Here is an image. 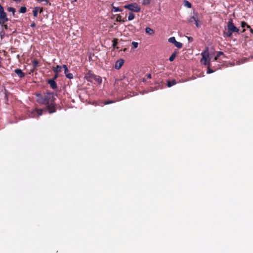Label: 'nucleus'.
<instances>
[{"mask_svg":"<svg viewBox=\"0 0 253 253\" xmlns=\"http://www.w3.org/2000/svg\"><path fill=\"white\" fill-rule=\"evenodd\" d=\"M93 81L97 82L99 84H100L102 81L101 78L96 75H95L94 78H93Z\"/></svg>","mask_w":253,"mask_h":253,"instance_id":"18","label":"nucleus"},{"mask_svg":"<svg viewBox=\"0 0 253 253\" xmlns=\"http://www.w3.org/2000/svg\"><path fill=\"white\" fill-rule=\"evenodd\" d=\"M117 22H124L125 21V20L122 19V16L120 14H117L116 17Z\"/></svg>","mask_w":253,"mask_h":253,"instance_id":"21","label":"nucleus"},{"mask_svg":"<svg viewBox=\"0 0 253 253\" xmlns=\"http://www.w3.org/2000/svg\"><path fill=\"white\" fill-rule=\"evenodd\" d=\"M8 21L7 13L5 12L4 8L0 3V25H3Z\"/></svg>","mask_w":253,"mask_h":253,"instance_id":"3","label":"nucleus"},{"mask_svg":"<svg viewBox=\"0 0 253 253\" xmlns=\"http://www.w3.org/2000/svg\"><path fill=\"white\" fill-rule=\"evenodd\" d=\"M188 41L190 42H192L193 40V38H192V37H188Z\"/></svg>","mask_w":253,"mask_h":253,"instance_id":"44","label":"nucleus"},{"mask_svg":"<svg viewBox=\"0 0 253 253\" xmlns=\"http://www.w3.org/2000/svg\"><path fill=\"white\" fill-rule=\"evenodd\" d=\"M188 20L190 23H193L194 22L197 27H200L201 23L198 19V13L197 12H194L193 15L190 16L188 18Z\"/></svg>","mask_w":253,"mask_h":253,"instance_id":"5","label":"nucleus"},{"mask_svg":"<svg viewBox=\"0 0 253 253\" xmlns=\"http://www.w3.org/2000/svg\"><path fill=\"white\" fill-rule=\"evenodd\" d=\"M223 36L224 37L230 38L234 33L239 34V29L236 27L232 19H230L227 22V26L224 28Z\"/></svg>","mask_w":253,"mask_h":253,"instance_id":"2","label":"nucleus"},{"mask_svg":"<svg viewBox=\"0 0 253 253\" xmlns=\"http://www.w3.org/2000/svg\"><path fill=\"white\" fill-rule=\"evenodd\" d=\"M43 111V109H36L35 110L32 112V114H35L36 113L37 114V117H39V116L42 115Z\"/></svg>","mask_w":253,"mask_h":253,"instance_id":"13","label":"nucleus"},{"mask_svg":"<svg viewBox=\"0 0 253 253\" xmlns=\"http://www.w3.org/2000/svg\"><path fill=\"white\" fill-rule=\"evenodd\" d=\"M39 11L40 13H41L43 11V8L40 7Z\"/></svg>","mask_w":253,"mask_h":253,"instance_id":"43","label":"nucleus"},{"mask_svg":"<svg viewBox=\"0 0 253 253\" xmlns=\"http://www.w3.org/2000/svg\"><path fill=\"white\" fill-rule=\"evenodd\" d=\"M132 45L133 46V48H136L138 47V42H132Z\"/></svg>","mask_w":253,"mask_h":253,"instance_id":"35","label":"nucleus"},{"mask_svg":"<svg viewBox=\"0 0 253 253\" xmlns=\"http://www.w3.org/2000/svg\"><path fill=\"white\" fill-rule=\"evenodd\" d=\"M201 55L202 56V58L201 59V61L203 60L206 61L208 59V58L209 57V52L206 50L204 52H203L201 53Z\"/></svg>","mask_w":253,"mask_h":253,"instance_id":"11","label":"nucleus"},{"mask_svg":"<svg viewBox=\"0 0 253 253\" xmlns=\"http://www.w3.org/2000/svg\"><path fill=\"white\" fill-rule=\"evenodd\" d=\"M31 27L34 28L36 27V24L34 22H32V23L30 25Z\"/></svg>","mask_w":253,"mask_h":253,"instance_id":"41","label":"nucleus"},{"mask_svg":"<svg viewBox=\"0 0 253 253\" xmlns=\"http://www.w3.org/2000/svg\"><path fill=\"white\" fill-rule=\"evenodd\" d=\"M245 30H245V29H243V30L241 32V33H244V32H245Z\"/></svg>","mask_w":253,"mask_h":253,"instance_id":"47","label":"nucleus"},{"mask_svg":"<svg viewBox=\"0 0 253 253\" xmlns=\"http://www.w3.org/2000/svg\"><path fill=\"white\" fill-rule=\"evenodd\" d=\"M38 98L37 99V102L39 104L45 105L46 106L47 102H45V97L44 94L43 95L41 94H37Z\"/></svg>","mask_w":253,"mask_h":253,"instance_id":"6","label":"nucleus"},{"mask_svg":"<svg viewBox=\"0 0 253 253\" xmlns=\"http://www.w3.org/2000/svg\"><path fill=\"white\" fill-rule=\"evenodd\" d=\"M124 62L125 60L123 59L118 60L115 63V68L118 70L120 69L124 64Z\"/></svg>","mask_w":253,"mask_h":253,"instance_id":"8","label":"nucleus"},{"mask_svg":"<svg viewBox=\"0 0 253 253\" xmlns=\"http://www.w3.org/2000/svg\"><path fill=\"white\" fill-rule=\"evenodd\" d=\"M62 67L60 65H57L56 67H53L52 71L55 73H58L61 71Z\"/></svg>","mask_w":253,"mask_h":253,"instance_id":"14","label":"nucleus"},{"mask_svg":"<svg viewBox=\"0 0 253 253\" xmlns=\"http://www.w3.org/2000/svg\"><path fill=\"white\" fill-rule=\"evenodd\" d=\"M27 11V8L25 6H22L19 9V12L25 13Z\"/></svg>","mask_w":253,"mask_h":253,"instance_id":"28","label":"nucleus"},{"mask_svg":"<svg viewBox=\"0 0 253 253\" xmlns=\"http://www.w3.org/2000/svg\"><path fill=\"white\" fill-rule=\"evenodd\" d=\"M66 78L69 79H72L73 78V75L72 73H67L65 74Z\"/></svg>","mask_w":253,"mask_h":253,"instance_id":"32","label":"nucleus"},{"mask_svg":"<svg viewBox=\"0 0 253 253\" xmlns=\"http://www.w3.org/2000/svg\"><path fill=\"white\" fill-rule=\"evenodd\" d=\"M214 72V70L211 69L210 66H208V71H207L208 74H211Z\"/></svg>","mask_w":253,"mask_h":253,"instance_id":"33","label":"nucleus"},{"mask_svg":"<svg viewBox=\"0 0 253 253\" xmlns=\"http://www.w3.org/2000/svg\"><path fill=\"white\" fill-rule=\"evenodd\" d=\"M241 27L242 28H244L246 27L247 28H250V26L245 21H242L241 22Z\"/></svg>","mask_w":253,"mask_h":253,"instance_id":"26","label":"nucleus"},{"mask_svg":"<svg viewBox=\"0 0 253 253\" xmlns=\"http://www.w3.org/2000/svg\"><path fill=\"white\" fill-rule=\"evenodd\" d=\"M224 55V53L222 51H218L217 52V53H216V55L215 56V57H214V60H217V59L221 55Z\"/></svg>","mask_w":253,"mask_h":253,"instance_id":"29","label":"nucleus"},{"mask_svg":"<svg viewBox=\"0 0 253 253\" xmlns=\"http://www.w3.org/2000/svg\"><path fill=\"white\" fill-rule=\"evenodd\" d=\"M145 32L147 34L150 35H152L155 33L154 31L152 29L148 27L145 28Z\"/></svg>","mask_w":253,"mask_h":253,"instance_id":"16","label":"nucleus"},{"mask_svg":"<svg viewBox=\"0 0 253 253\" xmlns=\"http://www.w3.org/2000/svg\"><path fill=\"white\" fill-rule=\"evenodd\" d=\"M204 64L205 65H206L208 66H211L210 61H209V60H208V59L206 61H204Z\"/></svg>","mask_w":253,"mask_h":253,"instance_id":"37","label":"nucleus"},{"mask_svg":"<svg viewBox=\"0 0 253 253\" xmlns=\"http://www.w3.org/2000/svg\"><path fill=\"white\" fill-rule=\"evenodd\" d=\"M251 33L253 34V29L250 27V28H249Z\"/></svg>","mask_w":253,"mask_h":253,"instance_id":"45","label":"nucleus"},{"mask_svg":"<svg viewBox=\"0 0 253 253\" xmlns=\"http://www.w3.org/2000/svg\"><path fill=\"white\" fill-rule=\"evenodd\" d=\"M58 77V73H55L54 77L53 79H52V80H53L54 81H55Z\"/></svg>","mask_w":253,"mask_h":253,"instance_id":"39","label":"nucleus"},{"mask_svg":"<svg viewBox=\"0 0 253 253\" xmlns=\"http://www.w3.org/2000/svg\"><path fill=\"white\" fill-rule=\"evenodd\" d=\"M176 52H173L171 55V56L169 57V60L170 61H172L174 60L175 57H176Z\"/></svg>","mask_w":253,"mask_h":253,"instance_id":"27","label":"nucleus"},{"mask_svg":"<svg viewBox=\"0 0 253 253\" xmlns=\"http://www.w3.org/2000/svg\"><path fill=\"white\" fill-rule=\"evenodd\" d=\"M13 0V1H16V2H20V1H21V0Z\"/></svg>","mask_w":253,"mask_h":253,"instance_id":"46","label":"nucleus"},{"mask_svg":"<svg viewBox=\"0 0 253 253\" xmlns=\"http://www.w3.org/2000/svg\"><path fill=\"white\" fill-rule=\"evenodd\" d=\"M32 65L33 66V69L31 70V72H33L35 69H36L37 67L40 66L39 62L37 59H34L32 61Z\"/></svg>","mask_w":253,"mask_h":253,"instance_id":"12","label":"nucleus"},{"mask_svg":"<svg viewBox=\"0 0 253 253\" xmlns=\"http://www.w3.org/2000/svg\"><path fill=\"white\" fill-rule=\"evenodd\" d=\"M246 1H250L251 0H246Z\"/></svg>","mask_w":253,"mask_h":253,"instance_id":"49","label":"nucleus"},{"mask_svg":"<svg viewBox=\"0 0 253 253\" xmlns=\"http://www.w3.org/2000/svg\"><path fill=\"white\" fill-rule=\"evenodd\" d=\"M40 9V7H36L34 8L33 12V16L35 17H37L38 16V13L39 11V10Z\"/></svg>","mask_w":253,"mask_h":253,"instance_id":"20","label":"nucleus"},{"mask_svg":"<svg viewBox=\"0 0 253 253\" xmlns=\"http://www.w3.org/2000/svg\"><path fill=\"white\" fill-rule=\"evenodd\" d=\"M47 83L49 84L50 87L53 89H55L57 88V85L55 81L52 79H49L47 81Z\"/></svg>","mask_w":253,"mask_h":253,"instance_id":"9","label":"nucleus"},{"mask_svg":"<svg viewBox=\"0 0 253 253\" xmlns=\"http://www.w3.org/2000/svg\"><path fill=\"white\" fill-rule=\"evenodd\" d=\"M184 5L188 8H191L192 7L191 3L188 0H185L184 1Z\"/></svg>","mask_w":253,"mask_h":253,"instance_id":"24","label":"nucleus"},{"mask_svg":"<svg viewBox=\"0 0 253 253\" xmlns=\"http://www.w3.org/2000/svg\"><path fill=\"white\" fill-rule=\"evenodd\" d=\"M134 18H135V15L133 13L129 12L128 13V20L129 21H131V20H133Z\"/></svg>","mask_w":253,"mask_h":253,"instance_id":"23","label":"nucleus"},{"mask_svg":"<svg viewBox=\"0 0 253 253\" xmlns=\"http://www.w3.org/2000/svg\"><path fill=\"white\" fill-rule=\"evenodd\" d=\"M40 0L41 1H46L47 2L48 1V0Z\"/></svg>","mask_w":253,"mask_h":253,"instance_id":"48","label":"nucleus"},{"mask_svg":"<svg viewBox=\"0 0 253 253\" xmlns=\"http://www.w3.org/2000/svg\"><path fill=\"white\" fill-rule=\"evenodd\" d=\"M151 0H143L142 3L143 5H147L151 3Z\"/></svg>","mask_w":253,"mask_h":253,"instance_id":"30","label":"nucleus"},{"mask_svg":"<svg viewBox=\"0 0 253 253\" xmlns=\"http://www.w3.org/2000/svg\"><path fill=\"white\" fill-rule=\"evenodd\" d=\"M1 25V27H3L5 29H8V26L7 25L4 24L3 25Z\"/></svg>","mask_w":253,"mask_h":253,"instance_id":"40","label":"nucleus"},{"mask_svg":"<svg viewBox=\"0 0 253 253\" xmlns=\"http://www.w3.org/2000/svg\"><path fill=\"white\" fill-rule=\"evenodd\" d=\"M168 41L172 43H174L176 41L175 40V38L174 37H170Z\"/></svg>","mask_w":253,"mask_h":253,"instance_id":"31","label":"nucleus"},{"mask_svg":"<svg viewBox=\"0 0 253 253\" xmlns=\"http://www.w3.org/2000/svg\"><path fill=\"white\" fill-rule=\"evenodd\" d=\"M95 75L92 74L91 71H88L85 75L84 78L88 82H92Z\"/></svg>","mask_w":253,"mask_h":253,"instance_id":"7","label":"nucleus"},{"mask_svg":"<svg viewBox=\"0 0 253 253\" xmlns=\"http://www.w3.org/2000/svg\"><path fill=\"white\" fill-rule=\"evenodd\" d=\"M45 102H47L46 106L44 109L48 110L49 113H53L56 112V105L55 103V98L54 93L52 92H46L44 93Z\"/></svg>","mask_w":253,"mask_h":253,"instance_id":"1","label":"nucleus"},{"mask_svg":"<svg viewBox=\"0 0 253 253\" xmlns=\"http://www.w3.org/2000/svg\"><path fill=\"white\" fill-rule=\"evenodd\" d=\"M174 44L178 48H181L182 47V43L177 41L175 42Z\"/></svg>","mask_w":253,"mask_h":253,"instance_id":"25","label":"nucleus"},{"mask_svg":"<svg viewBox=\"0 0 253 253\" xmlns=\"http://www.w3.org/2000/svg\"><path fill=\"white\" fill-rule=\"evenodd\" d=\"M62 67L64 68V73H65V74H66V73H67L68 72V69L67 66L66 65H63Z\"/></svg>","mask_w":253,"mask_h":253,"instance_id":"34","label":"nucleus"},{"mask_svg":"<svg viewBox=\"0 0 253 253\" xmlns=\"http://www.w3.org/2000/svg\"><path fill=\"white\" fill-rule=\"evenodd\" d=\"M14 72L20 78H22L25 77V74L22 72V70L20 69H16Z\"/></svg>","mask_w":253,"mask_h":253,"instance_id":"10","label":"nucleus"},{"mask_svg":"<svg viewBox=\"0 0 253 253\" xmlns=\"http://www.w3.org/2000/svg\"><path fill=\"white\" fill-rule=\"evenodd\" d=\"M114 102V101H113V100H108V101H105L104 103V105H108V104H110L113 103Z\"/></svg>","mask_w":253,"mask_h":253,"instance_id":"36","label":"nucleus"},{"mask_svg":"<svg viewBox=\"0 0 253 253\" xmlns=\"http://www.w3.org/2000/svg\"><path fill=\"white\" fill-rule=\"evenodd\" d=\"M112 11H114V12H118V11H121L122 12L123 11V9L120 8H119V7H115L114 6H112Z\"/></svg>","mask_w":253,"mask_h":253,"instance_id":"22","label":"nucleus"},{"mask_svg":"<svg viewBox=\"0 0 253 253\" xmlns=\"http://www.w3.org/2000/svg\"><path fill=\"white\" fill-rule=\"evenodd\" d=\"M0 35L1 36L4 35V32L3 30V28H1V29H0Z\"/></svg>","mask_w":253,"mask_h":253,"instance_id":"38","label":"nucleus"},{"mask_svg":"<svg viewBox=\"0 0 253 253\" xmlns=\"http://www.w3.org/2000/svg\"><path fill=\"white\" fill-rule=\"evenodd\" d=\"M146 76L148 79H151V74H147Z\"/></svg>","mask_w":253,"mask_h":253,"instance_id":"42","label":"nucleus"},{"mask_svg":"<svg viewBox=\"0 0 253 253\" xmlns=\"http://www.w3.org/2000/svg\"><path fill=\"white\" fill-rule=\"evenodd\" d=\"M176 84V81L174 80L171 81H168L167 85L168 87H171Z\"/></svg>","mask_w":253,"mask_h":253,"instance_id":"17","label":"nucleus"},{"mask_svg":"<svg viewBox=\"0 0 253 253\" xmlns=\"http://www.w3.org/2000/svg\"><path fill=\"white\" fill-rule=\"evenodd\" d=\"M113 47L115 48H119L117 46V45L118 43V39H116V38H114L113 40Z\"/></svg>","mask_w":253,"mask_h":253,"instance_id":"19","label":"nucleus"},{"mask_svg":"<svg viewBox=\"0 0 253 253\" xmlns=\"http://www.w3.org/2000/svg\"><path fill=\"white\" fill-rule=\"evenodd\" d=\"M7 11L8 12H12V15L13 17H17V16H16L15 15V12H16L15 8L12 7H8L7 8Z\"/></svg>","mask_w":253,"mask_h":253,"instance_id":"15","label":"nucleus"},{"mask_svg":"<svg viewBox=\"0 0 253 253\" xmlns=\"http://www.w3.org/2000/svg\"><path fill=\"white\" fill-rule=\"evenodd\" d=\"M74 1H77V0H74Z\"/></svg>","mask_w":253,"mask_h":253,"instance_id":"50","label":"nucleus"},{"mask_svg":"<svg viewBox=\"0 0 253 253\" xmlns=\"http://www.w3.org/2000/svg\"><path fill=\"white\" fill-rule=\"evenodd\" d=\"M124 7L131 11L138 12L140 11V6L136 3H132L125 5Z\"/></svg>","mask_w":253,"mask_h":253,"instance_id":"4","label":"nucleus"}]
</instances>
